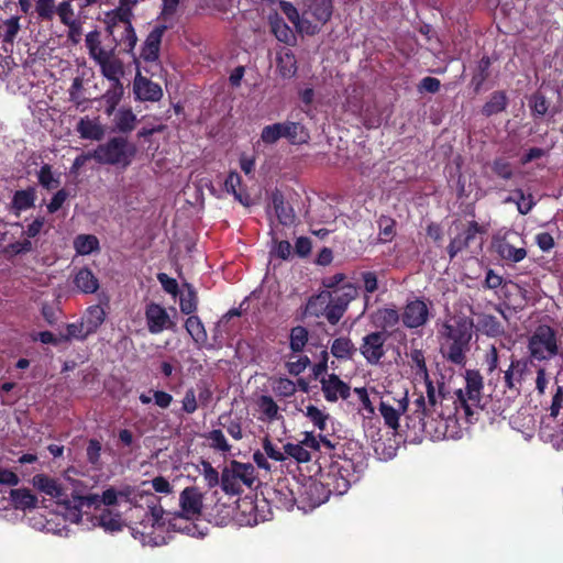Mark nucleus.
Wrapping results in <instances>:
<instances>
[{
	"instance_id": "58836bf2",
	"label": "nucleus",
	"mask_w": 563,
	"mask_h": 563,
	"mask_svg": "<svg viewBox=\"0 0 563 563\" xmlns=\"http://www.w3.org/2000/svg\"><path fill=\"white\" fill-rule=\"evenodd\" d=\"M185 328L197 344L202 345L206 343L207 332L203 323L197 316L188 317L185 322Z\"/></svg>"
},
{
	"instance_id": "1a4fd4ad",
	"label": "nucleus",
	"mask_w": 563,
	"mask_h": 563,
	"mask_svg": "<svg viewBox=\"0 0 563 563\" xmlns=\"http://www.w3.org/2000/svg\"><path fill=\"white\" fill-rule=\"evenodd\" d=\"M388 335L383 331L371 332L362 339L360 353L371 365L380 363L385 355V342Z\"/></svg>"
},
{
	"instance_id": "3c124183",
	"label": "nucleus",
	"mask_w": 563,
	"mask_h": 563,
	"mask_svg": "<svg viewBox=\"0 0 563 563\" xmlns=\"http://www.w3.org/2000/svg\"><path fill=\"white\" fill-rule=\"evenodd\" d=\"M481 393H474L472 389L464 388L456 391L455 405L464 408L466 413L471 412V407L479 401Z\"/></svg>"
},
{
	"instance_id": "6ab92c4d",
	"label": "nucleus",
	"mask_w": 563,
	"mask_h": 563,
	"mask_svg": "<svg viewBox=\"0 0 563 563\" xmlns=\"http://www.w3.org/2000/svg\"><path fill=\"white\" fill-rule=\"evenodd\" d=\"M321 387L328 401H336L340 398L346 399L350 396V386L334 374L324 376L321 379Z\"/></svg>"
},
{
	"instance_id": "864d4df0",
	"label": "nucleus",
	"mask_w": 563,
	"mask_h": 563,
	"mask_svg": "<svg viewBox=\"0 0 563 563\" xmlns=\"http://www.w3.org/2000/svg\"><path fill=\"white\" fill-rule=\"evenodd\" d=\"M206 439L209 442V446L216 451L228 453L231 451V445L229 444L228 440L225 439L223 432L220 429H214L210 431Z\"/></svg>"
},
{
	"instance_id": "e433bc0d",
	"label": "nucleus",
	"mask_w": 563,
	"mask_h": 563,
	"mask_svg": "<svg viewBox=\"0 0 563 563\" xmlns=\"http://www.w3.org/2000/svg\"><path fill=\"white\" fill-rule=\"evenodd\" d=\"M104 309L101 306L96 305L88 308L85 317L82 318V321L87 328V332L91 334L96 332L97 329L104 322Z\"/></svg>"
},
{
	"instance_id": "393cba45",
	"label": "nucleus",
	"mask_w": 563,
	"mask_h": 563,
	"mask_svg": "<svg viewBox=\"0 0 563 563\" xmlns=\"http://www.w3.org/2000/svg\"><path fill=\"white\" fill-rule=\"evenodd\" d=\"M415 415L419 419L421 428L424 432L432 434V422L437 420V413L433 408L429 406L424 396H419L415 402Z\"/></svg>"
},
{
	"instance_id": "aec40b11",
	"label": "nucleus",
	"mask_w": 563,
	"mask_h": 563,
	"mask_svg": "<svg viewBox=\"0 0 563 563\" xmlns=\"http://www.w3.org/2000/svg\"><path fill=\"white\" fill-rule=\"evenodd\" d=\"M165 25H156L146 36L141 57L146 62H154L158 58L162 37L166 31Z\"/></svg>"
},
{
	"instance_id": "603ef678",
	"label": "nucleus",
	"mask_w": 563,
	"mask_h": 563,
	"mask_svg": "<svg viewBox=\"0 0 563 563\" xmlns=\"http://www.w3.org/2000/svg\"><path fill=\"white\" fill-rule=\"evenodd\" d=\"M38 183L46 189L52 190L59 186V175L53 173L52 167L45 164L37 173Z\"/></svg>"
},
{
	"instance_id": "4d7b16f0",
	"label": "nucleus",
	"mask_w": 563,
	"mask_h": 563,
	"mask_svg": "<svg viewBox=\"0 0 563 563\" xmlns=\"http://www.w3.org/2000/svg\"><path fill=\"white\" fill-rule=\"evenodd\" d=\"M282 137H284L283 123L266 125L261 132V141L265 144H274Z\"/></svg>"
},
{
	"instance_id": "a18cd8bd",
	"label": "nucleus",
	"mask_w": 563,
	"mask_h": 563,
	"mask_svg": "<svg viewBox=\"0 0 563 563\" xmlns=\"http://www.w3.org/2000/svg\"><path fill=\"white\" fill-rule=\"evenodd\" d=\"M467 346L468 344L448 341L446 345L443 346V354L452 363L461 365L464 363Z\"/></svg>"
},
{
	"instance_id": "09e8293b",
	"label": "nucleus",
	"mask_w": 563,
	"mask_h": 563,
	"mask_svg": "<svg viewBox=\"0 0 563 563\" xmlns=\"http://www.w3.org/2000/svg\"><path fill=\"white\" fill-rule=\"evenodd\" d=\"M98 239L90 234L78 235L74 241V247L80 255H87L98 249Z\"/></svg>"
},
{
	"instance_id": "0eeeda50",
	"label": "nucleus",
	"mask_w": 563,
	"mask_h": 563,
	"mask_svg": "<svg viewBox=\"0 0 563 563\" xmlns=\"http://www.w3.org/2000/svg\"><path fill=\"white\" fill-rule=\"evenodd\" d=\"M332 0H306L301 13L300 33L316 34L330 20Z\"/></svg>"
},
{
	"instance_id": "c03bdc74",
	"label": "nucleus",
	"mask_w": 563,
	"mask_h": 563,
	"mask_svg": "<svg viewBox=\"0 0 563 563\" xmlns=\"http://www.w3.org/2000/svg\"><path fill=\"white\" fill-rule=\"evenodd\" d=\"M478 329L489 336H498L504 333V328L496 317L482 314L478 319Z\"/></svg>"
},
{
	"instance_id": "052dcab7",
	"label": "nucleus",
	"mask_w": 563,
	"mask_h": 563,
	"mask_svg": "<svg viewBox=\"0 0 563 563\" xmlns=\"http://www.w3.org/2000/svg\"><path fill=\"white\" fill-rule=\"evenodd\" d=\"M180 310L185 314H190L197 309V296L195 290L187 286V291L181 292L180 295Z\"/></svg>"
},
{
	"instance_id": "4c0bfd02",
	"label": "nucleus",
	"mask_w": 563,
	"mask_h": 563,
	"mask_svg": "<svg viewBox=\"0 0 563 563\" xmlns=\"http://www.w3.org/2000/svg\"><path fill=\"white\" fill-rule=\"evenodd\" d=\"M241 176L236 172H231L224 181V187L241 205L249 206L251 203L250 196L238 190L241 186Z\"/></svg>"
},
{
	"instance_id": "4468645a",
	"label": "nucleus",
	"mask_w": 563,
	"mask_h": 563,
	"mask_svg": "<svg viewBox=\"0 0 563 563\" xmlns=\"http://www.w3.org/2000/svg\"><path fill=\"white\" fill-rule=\"evenodd\" d=\"M146 325L152 334L162 333L173 325L169 314L166 309L158 303L151 302L145 308Z\"/></svg>"
},
{
	"instance_id": "2eb2a0df",
	"label": "nucleus",
	"mask_w": 563,
	"mask_h": 563,
	"mask_svg": "<svg viewBox=\"0 0 563 563\" xmlns=\"http://www.w3.org/2000/svg\"><path fill=\"white\" fill-rule=\"evenodd\" d=\"M110 36L112 37L114 49L120 47L121 51L131 53L137 42V36L134 32L132 23L115 25L112 23V27L107 29Z\"/></svg>"
},
{
	"instance_id": "de8ad7c7",
	"label": "nucleus",
	"mask_w": 563,
	"mask_h": 563,
	"mask_svg": "<svg viewBox=\"0 0 563 563\" xmlns=\"http://www.w3.org/2000/svg\"><path fill=\"white\" fill-rule=\"evenodd\" d=\"M507 106V97L504 92L497 91L492 95L489 100L483 107V113L487 117L496 114L505 110Z\"/></svg>"
},
{
	"instance_id": "2f4dec72",
	"label": "nucleus",
	"mask_w": 563,
	"mask_h": 563,
	"mask_svg": "<svg viewBox=\"0 0 563 563\" xmlns=\"http://www.w3.org/2000/svg\"><path fill=\"white\" fill-rule=\"evenodd\" d=\"M10 498L16 509L27 510L36 507L37 498L29 489H11Z\"/></svg>"
},
{
	"instance_id": "bb28decb",
	"label": "nucleus",
	"mask_w": 563,
	"mask_h": 563,
	"mask_svg": "<svg viewBox=\"0 0 563 563\" xmlns=\"http://www.w3.org/2000/svg\"><path fill=\"white\" fill-rule=\"evenodd\" d=\"M36 199V190L33 187H29L26 189L18 190L13 195L11 201V209L14 211L16 216H19L22 211L31 209Z\"/></svg>"
},
{
	"instance_id": "79ce46f5",
	"label": "nucleus",
	"mask_w": 563,
	"mask_h": 563,
	"mask_svg": "<svg viewBox=\"0 0 563 563\" xmlns=\"http://www.w3.org/2000/svg\"><path fill=\"white\" fill-rule=\"evenodd\" d=\"M305 416L321 433L328 430V422L330 421L329 413L313 405H309L306 407Z\"/></svg>"
},
{
	"instance_id": "b1692460",
	"label": "nucleus",
	"mask_w": 563,
	"mask_h": 563,
	"mask_svg": "<svg viewBox=\"0 0 563 563\" xmlns=\"http://www.w3.org/2000/svg\"><path fill=\"white\" fill-rule=\"evenodd\" d=\"M97 64L100 66L101 74L110 81V85L121 84V77L124 74L123 64L114 57V53L109 54Z\"/></svg>"
},
{
	"instance_id": "72a5a7b5",
	"label": "nucleus",
	"mask_w": 563,
	"mask_h": 563,
	"mask_svg": "<svg viewBox=\"0 0 563 563\" xmlns=\"http://www.w3.org/2000/svg\"><path fill=\"white\" fill-rule=\"evenodd\" d=\"M113 115L114 126L118 131L126 133L134 130L137 119L130 108H120Z\"/></svg>"
},
{
	"instance_id": "6e6d98bb",
	"label": "nucleus",
	"mask_w": 563,
	"mask_h": 563,
	"mask_svg": "<svg viewBox=\"0 0 563 563\" xmlns=\"http://www.w3.org/2000/svg\"><path fill=\"white\" fill-rule=\"evenodd\" d=\"M199 473L203 476L208 488H213L221 484L218 471L208 461H201Z\"/></svg>"
},
{
	"instance_id": "774afa93",
	"label": "nucleus",
	"mask_w": 563,
	"mask_h": 563,
	"mask_svg": "<svg viewBox=\"0 0 563 563\" xmlns=\"http://www.w3.org/2000/svg\"><path fill=\"white\" fill-rule=\"evenodd\" d=\"M131 18L128 13H122L118 8L106 14L107 29L112 27V23L115 25L131 23Z\"/></svg>"
},
{
	"instance_id": "c756f323",
	"label": "nucleus",
	"mask_w": 563,
	"mask_h": 563,
	"mask_svg": "<svg viewBox=\"0 0 563 563\" xmlns=\"http://www.w3.org/2000/svg\"><path fill=\"white\" fill-rule=\"evenodd\" d=\"M332 301L339 306H342L343 309H347L350 302L354 300L358 295V289L351 283H346L336 287L332 291Z\"/></svg>"
},
{
	"instance_id": "ddd939ff",
	"label": "nucleus",
	"mask_w": 563,
	"mask_h": 563,
	"mask_svg": "<svg viewBox=\"0 0 563 563\" xmlns=\"http://www.w3.org/2000/svg\"><path fill=\"white\" fill-rule=\"evenodd\" d=\"M401 320L405 327L413 329L422 327L429 320V308L426 301L415 299L404 307Z\"/></svg>"
},
{
	"instance_id": "20e7f679",
	"label": "nucleus",
	"mask_w": 563,
	"mask_h": 563,
	"mask_svg": "<svg viewBox=\"0 0 563 563\" xmlns=\"http://www.w3.org/2000/svg\"><path fill=\"white\" fill-rule=\"evenodd\" d=\"M136 148L122 136H114L93 151L95 161L103 165L128 167L135 156Z\"/></svg>"
},
{
	"instance_id": "a211bd4d",
	"label": "nucleus",
	"mask_w": 563,
	"mask_h": 563,
	"mask_svg": "<svg viewBox=\"0 0 563 563\" xmlns=\"http://www.w3.org/2000/svg\"><path fill=\"white\" fill-rule=\"evenodd\" d=\"M91 525L102 528L106 532L114 533L121 531L125 522L120 512L103 508L98 515L91 517Z\"/></svg>"
},
{
	"instance_id": "7ed1b4c3",
	"label": "nucleus",
	"mask_w": 563,
	"mask_h": 563,
	"mask_svg": "<svg viewBox=\"0 0 563 563\" xmlns=\"http://www.w3.org/2000/svg\"><path fill=\"white\" fill-rule=\"evenodd\" d=\"M65 482V506L67 509L66 518L71 522H82V508L97 506L99 503L98 494H86L87 485L80 479L71 477L68 473L64 475Z\"/></svg>"
},
{
	"instance_id": "69168bd1",
	"label": "nucleus",
	"mask_w": 563,
	"mask_h": 563,
	"mask_svg": "<svg viewBox=\"0 0 563 563\" xmlns=\"http://www.w3.org/2000/svg\"><path fill=\"white\" fill-rule=\"evenodd\" d=\"M412 366L416 368L417 374L423 378L428 377V369L423 352L419 349H412L409 354Z\"/></svg>"
},
{
	"instance_id": "9d476101",
	"label": "nucleus",
	"mask_w": 563,
	"mask_h": 563,
	"mask_svg": "<svg viewBox=\"0 0 563 563\" xmlns=\"http://www.w3.org/2000/svg\"><path fill=\"white\" fill-rule=\"evenodd\" d=\"M32 485L36 490L54 499L57 504L65 505L64 476L55 478L46 474H37L32 478Z\"/></svg>"
},
{
	"instance_id": "f3484780",
	"label": "nucleus",
	"mask_w": 563,
	"mask_h": 563,
	"mask_svg": "<svg viewBox=\"0 0 563 563\" xmlns=\"http://www.w3.org/2000/svg\"><path fill=\"white\" fill-rule=\"evenodd\" d=\"M133 92L135 98L140 101L155 102L163 97V90L161 86L142 76L140 73L134 78Z\"/></svg>"
},
{
	"instance_id": "c85d7f7f",
	"label": "nucleus",
	"mask_w": 563,
	"mask_h": 563,
	"mask_svg": "<svg viewBox=\"0 0 563 563\" xmlns=\"http://www.w3.org/2000/svg\"><path fill=\"white\" fill-rule=\"evenodd\" d=\"M283 133L284 137L287 139L291 144H303L309 141L308 131L302 124L298 122H283Z\"/></svg>"
},
{
	"instance_id": "5fc2aeb1",
	"label": "nucleus",
	"mask_w": 563,
	"mask_h": 563,
	"mask_svg": "<svg viewBox=\"0 0 563 563\" xmlns=\"http://www.w3.org/2000/svg\"><path fill=\"white\" fill-rule=\"evenodd\" d=\"M274 208L279 222L284 225H289L295 220V213L292 208L285 203L283 199L274 198Z\"/></svg>"
},
{
	"instance_id": "8fccbe9b",
	"label": "nucleus",
	"mask_w": 563,
	"mask_h": 563,
	"mask_svg": "<svg viewBox=\"0 0 563 563\" xmlns=\"http://www.w3.org/2000/svg\"><path fill=\"white\" fill-rule=\"evenodd\" d=\"M56 15L59 18L60 22L69 27L75 26L76 16L75 10L70 0H63L56 5Z\"/></svg>"
},
{
	"instance_id": "680f3d73",
	"label": "nucleus",
	"mask_w": 563,
	"mask_h": 563,
	"mask_svg": "<svg viewBox=\"0 0 563 563\" xmlns=\"http://www.w3.org/2000/svg\"><path fill=\"white\" fill-rule=\"evenodd\" d=\"M426 379V393H427V400L429 402V406L433 408V411H435L438 418H442L444 416V412L442 410H439V401L443 398L441 393H437L435 388L432 384V382L427 377Z\"/></svg>"
},
{
	"instance_id": "0e129e2a",
	"label": "nucleus",
	"mask_w": 563,
	"mask_h": 563,
	"mask_svg": "<svg viewBox=\"0 0 563 563\" xmlns=\"http://www.w3.org/2000/svg\"><path fill=\"white\" fill-rule=\"evenodd\" d=\"M320 440L317 439V437L312 432H305L303 439L300 441V443L308 450H319L320 449V442H322L327 448L332 449L334 445L331 443V441L322 435L319 434Z\"/></svg>"
},
{
	"instance_id": "5701e85b",
	"label": "nucleus",
	"mask_w": 563,
	"mask_h": 563,
	"mask_svg": "<svg viewBox=\"0 0 563 563\" xmlns=\"http://www.w3.org/2000/svg\"><path fill=\"white\" fill-rule=\"evenodd\" d=\"M79 136L85 140L100 141L106 134V128L98 118L84 117L76 126Z\"/></svg>"
},
{
	"instance_id": "c9c22d12",
	"label": "nucleus",
	"mask_w": 563,
	"mask_h": 563,
	"mask_svg": "<svg viewBox=\"0 0 563 563\" xmlns=\"http://www.w3.org/2000/svg\"><path fill=\"white\" fill-rule=\"evenodd\" d=\"M257 407L261 412L260 419L263 421H274L282 418L278 406L271 396L263 395L257 400Z\"/></svg>"
},
{
	"instance_id": "ea45409f",
	"label": "nucleus",
	"mask_w": 563,
	"mask_h": 563,
	"mask_svg": "<svg viewBox=\"0 0 563 563\" xmlns=\"http://www.w3.org/2000/svg\"><path fill=\"white\" fill-rule=\"evenodd\" d=\"M55 0H35L33 13L43 22H51L56 15Z\"/></svg>"
},
{
	"instance_id": "e2e57ef3",
	"label": "nucleus",
	"mask_w": 563,
	"mask_h": 563,
	"mask_svg": "<svg viewBox=\"0 0 563 563\" xmlns=\"http://www.w3.org/2000/svg\"><path fill=\"white\" fill-rule=\"evenodd\" d=\"M308 341V331L303 327H296L290 333V347L294 352H300Z\"/></svg>"
},
{
	"instance_id": "49530a36",
	"label": "nucleus",
	"mask_w": 563,
	"mask_h": 563,
	"mask_svg": "<svg viewBox=\"0 0 563 563\" xmlns=\"http://www.w3.org/2000/svg\"><path fill=\"white\" fill-rule=\"evenodd\" d=\"M33 251V243L27 238H24L22 240L15 241L13 243H10L5 245L2 249V254L8 257H14L18 255L27 254Z\"/></svg>"
},
{
	"instance_id": "cd10ccee",
	"label": "nucleus",
	"mask_w": 563,
	"mask_h": 563,
	"mask_svg": "<svg viewBox=\"0 0 563 563\" xmlns=\"http://www.w3.org/2000/svg\"><path fill=\"white\" fill-rule=\"evenodd\" d=\"M85 45L89 52L90 57L98 63L111 53H114V47L104 49L101 45L100 33L98 31L89 32L85 37Z\"/></svg>"
},
{
	"instance_id": "a19ab883",
	"label": "nucleus",
	"mask_w": 563,
	"mask_h": 563,
	"mask_svg": "<svg viewBox=\"0 0 563 563\" xmlns=\"http://www.w3.org/2000/svg\"><path fill=\"white\" fill-rule=\"evenodd\" d=\"M356 352V347L349 338H338L331 344V353L336 358H352Z\"/></svg>"
},
{
	"instance_id": "dca6fc26",
	"label": "nucleus",
	"mask_w": 563,
	"mask_h": 563,
	"mask_svg": "<svg viewBox=\"0 0 563 563\" xmlns=\"http://www.w3.org/2000/svg\"><path fill=\"white\" fill-rule=\"evenodd\" d=\"M358 481V476L355 473L346 474V477H342L338 472H331L324 477V482L320 484H313V488L318 489L320 486L328 488L330 494L343 495L345 494L353 483Z\"/></svg>"
},
{
	"instance_id": "412c9836",
	"label": "nucleus",
	"mask_w": 563,
	"mask_h": 563,
	"mask_svg": "<svg viewBox=\"0 0 563 563\" xmlns=\"http://www.w3.org/2000/svg\"><path fill=\"white\" fill-rule=\"evenodd\" d=\"M472 322L460 319L453 324L443 325V335L448 341L459 342V344H468L472 338Z\"/></svg>"
},
{
	"instance_id": "338daca9",
	"label": "nucleus",
	"mask_w": 563,
	"mask_h": 563,
	"mask_svg": "<svg viewBox=\"0 0 563 563\" xmlns=\"http://www.w3.org/2000/svg\"><path fill=\"white\" fill-rule=\"evenodd\" d=\"M273 390L278 396L290 397L296 393V385L292 380L282 377L274 383Z\"/></svg>"
},
{
	"instance_id": "473e14b6",
	"label": "nucleus",
	"mask_w": 563,
	"mask_h": 563,
	"mask_svg": "<svg viewBox=\"0 0 563 563\" xmlns=\"http://www.w3.org/2000/svg\"><path fill=\"white\" fill-rule=\"evenodd\" d=\"M74 283L76 287L85 294H93L99 288V282L91 271L81 268L75 275Z\"/></svg>"
},
{
	"instance_id": "39448f33",
	"label": "nucleus",
	"mask_w": 563,
	"mask_h": 563,
	"mask_svg": "<svg viewBox=\"0 0 563 563\" xmlns=\"http://www.w3.org/2000/svg\"><path fill=\"white\" fill-rule=\"evenodd\" d=\"M530 356L537 361H550L560 353L559 339L553 328L538 325L528 336Z\"/></svg>"
},
{
	"instance_id": "bf43d9fd",
	"label": "nucleus",
	"mask_w": 563,
	"mask_h": 563,
	"mask_svg": "<svg viewBox=\"0 0 563 563\" xmlns=\"http://www.w3.org/2000/svg\"><path fill=\"white\" fill-rule=\"evenodd\" d=\"M285 453L299 463L310 461V452L301 443H287L284 446Z\"/></svg>"
},
{
	"instance_id": "423d86ee",
	"label": "nucleus",
	"mask_w": 563,
	"mask_h": 563,
	"mask_svg": "<svg viewBox=\"0 0 563 563\" xmlns=\"http://www.w3.org/2000/svg\"><path fill=\"white\" fill-rule=\"evenodd\" d=\"M255 479V468L251 463L233 460L222 470L221 488L227 495H240L243 486L252 487Z\"/></svg>"
},
{
	"instance_id": "7c9ffc66",
	"label": "nucleus",
	"mask_w": 563,
	"mask_h": 563,
	"mask_svg": "<svg viewBox=\"0 0 563 563\" xmlns=\"http://www.w3.org/2000/svg\"><path fill=\"white\" fill-rule=\"evenodd\" d=\"M332 298V292L329 290L321 291L319 295L309 299L306 306V312L309 316L320 317L327 311Z\"/></svg>"
},
{
	"instance_id": "4be33fe9",
	"label": "nucleus",
	"mask_w": 563,
	"mask_h": 563,
	"mask_svg": "<svg viewBox=\"0 0 563 563\" xmlns=\"http://www.w3.org/2000/svg\"><path fill=\"white\" fill-rule=\"evenodd\" d=\"M482 229L477 222L472 221L467 227L456 235L448 246V252L451 258L456 256L462 250L466 249L470 243L476 238L478 233H482Z\"/></svg>"
},
{
	"instance_id": "f03ea898",
	"label": "nucleus",
	"mask_w": 563,
	"mask_h": 563,
	"mask_svg": "<svg viewBox=\"0 0 563 563\" xmlns=\"http://www.w3.org/2000/svg\"><path fill=\"white\" fill-rule=\"evenodd\" d=\"M371 393L373 399L378 400V409L385 424L393 430H397L399 419L408 408L407 390H387L385 387H373Z\"/></svg>"
},
{
	"instance_id": "9b49d317",
	"label": "nucleus",
	"mask_w": 563,
	"mask_h": 563,
	"mask_svg": "<svg viewBox=\"0 0 563 563\" xmlns=\"http://www.w3.org/2000/svg\"><path fill=\"white\" fill-rule=\"evenodd\" d=\"M180 511L175 519L195 520L201 515L202 495L196 487H186L179 496Z\"/></svg>"
},
{
	"instance_id": "f704fd0d",
	"label": "nucleus",
	"mask_w": 563,
	"mask_h": 563,
	"mask_svg": "<svg viewBox=\"0 0 563 563\" xmlns=\"http://www.w3.org/2000/svg\"><path fill=\"white\" fill-rule=\"evenodd\" d=\"M123 96V85H110L107 91L101 96L100 100L104 103V112L107 115L114 113L115 107L119 104Z\"/></svg>"
},
{
	"instance_id": "f257e3e1",
	"label": "nucleus",
	"mask_w": 563,
	"mask_h": 563,
	"mask_svg": "<svg viewBox=\"0 0 563 563\" xmlns=\"http://www.w3.org/2000/svg\"><path fill=\"white\" fill-rule=\"evenodd\" d=\"M145 495H137L131 488H124L121 490H117L113 487L106 489L102 495H99V503L97 506H93L98 509L100 504H103L107 507L121 505L122 503H126L129 505H133L137 503L136 497L145 498L146 506L148 510L144 515V519L141 521L142 530L136 528H132V536L135 539H140L143 544H147L152 541L151 534L155 528H161L164 526V509L157 505V498L150 493L144 490Z\"/></svg>"
},
{
	"instance_id": "a878e982",
	"label": "nucleus",
	"mask_w": 563,
	"mask_h": 563,
	"mask_svg": "<svg viewBox=\"0 0 563 563\" xmlns=\"http://www.w3.org/2000/svg\"><path fill=\"white\" fill-rule=\"evenodd\" d=\"M373 322L386 333L388 329L396 327L400 320V314L396 308L385 307L376 310L372 316Z\"/></svg>"
},
{
	"instance_id": "f8f14e48",
	"label": "nucleus",
	"mask_w": 563,
	"mask_h": 563,
	"mask_svg": "<svg viewBox=\"0 0 563 563\" xmlns=\"http://www.w3.org/2000/svg\"><path fill=\"white\" fill-rule=\"evenodd\" d=\"M530 375L529 361L526 358H511L508 368L504 372V384L509 390L520 393L523 382Z\"/></svg>"
},
{
	"instance_id": "6e6552de",
	"label": "nucleus",
	"mask_w": 563,
	"mask_h": 563,
	"mask_svg": "<svg viewBox=\"0 0 563 563\" xmlns=\"http://www.w3.org/2000/svg\"><path fill=\"white\" fill-rule=\"evenodd\" d=\"M517 241H521V236L515 231H507L494 240V247L503 260L518 263L527 256V251L523 246H516Z\"/></svg>"
},
{
	"instance_id": "13d9d810",
	"label": "nucleus",
	"mask_w": 563,
	"mask_h": 563,
	"mask_svg": "<svg viewBox=\"0 0 563 563\" xmlns=\"http://www.w3.org/2000/svg\"><path fill=\"white\" fill-rule=\"evenodd\" d=\"M354 391L362 404V410L365 412V416L367 418H372L375 415L374 402L376 400L373 399L371 389L367 390L366 388H355Z\"/></svg>"
},
{
	"instance_id": "37998d69",
	"label": "nucleus",
	"mask_w": 563,
	"mask_h": 563,
	"mask_svg": "<svg viewBox=\"0 0 563 563\" xmlns=\"http://www.w3.org/2000/svg\"><path fill=\"white\" fill-rule=\"evenodd\" d=\"M277 67L283 77H292L297 71L295 55L290 51L280 53L277 57Z\"/></svg>"
}]
</instances>
